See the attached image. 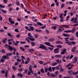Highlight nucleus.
<instances>
[{"instance_id":"nucleus-1","label":"nucleus","mask_w":78,"mask_h":78,"mask_svg":"<svg viewBox=\"0 0 78 78\" xmlns=\"http://www.w3.org/2000/svg\"><path fill=\"white\" fill-rule=\"evenodd\" d=\"M40 45H41L39 47V48H42L44 50H47V47H46L45 46H44V44H41Z\"/></svg>"},{"instance_id":"nucleus-2","label":"nucleus","mask_w":78,"mask_h":78,"mask_svg":"<svg viewBox=\"0 0 78 78\" xmlns=\"http://www.w3.org/2000/svg\"><path fill=\"white\" fill-rule=\"evenodd\" d=\"M73 63H75V62H77V60H78V57L75 56L73 58Z\"/></svg>"},{"instance_id":"nucleus-3","label":"nucleus","mask_w":78,"mask_h":78,"mask_svg":"<svg viewBox=\"0 0 78 78\" xmlns=\"http://www.w3.org/2000/svg\"><path fill=\"white\" fill-rule=\"evenodd\" d=\"M66 51H67V49L66 48H63V51L61 53V55H64L66 53Z\"/></svg>"},{"instance_id":"nucleus-4","label":"nucleus","mask_w":78,"mask_h":78,"mask_svg":"<svg viewBox=\"0 0 78 78\" xmlns=\"http://www.w3.org/2000/svg\"><path fill=\"white\" fill-rule=\"evenodd\" d=\"M59 49L58 48H57L56 49H55L54 50V53H58L59 52V51L58 50Z\"/></svg>"},{"instance_id":"nucleus-5","label":"nucleus","mask_w":78,"mask_h":78,"mask_svg":"<svg viewBox=\"0 0 78 78\" xmlns=\"http://www.w3.org/2000/svg\"><path fill=\"white\" fill-rule=\"evenodd\" d=\"M76 47L74 46L71 49V51L72 52H75L76 51Z\"/></svg>"},{"instance_id":"nucleus-6","label":"nucleus","mask_w":78,"mask_h":78,"mask_svg":"<svg viewBox=\"0 0 78 78\" xmlns=\"http://www.w3.org/2000/svg\"><path fill=\"white\" fill-rule=\"evenodd\" d=\"M19 43V41H17L15 43H13V44L15 46H17V45H18Z\"/></svg>"},{"instance_id":"nucleus-7","label":"nucleus","mask_w":78,"mask_h":78,"mask_svg":"<svg viewBox=\"0 0 78 78\" xmlns=\"http://www.w3.org/2000/svg\"><path fill=\"white\" fill-rule=\"evenodd\" d=\"M8 55H7L6 56L5 55H3V56H2V58L4 59H5L6 58L7 59H9V58H8Z\"/></svg>"},{"instance_id":"nucleus-8","label":"nucleus","mask_w":78,"mask_h":78,"mask_svg":"<svg viewBox=\"0 0 78 78\" xmlns=\"http://www.w3.org/2000/svg\"><path fill=\"white\" fill-rule=\"evenodd\" d=\"M27 38L30 39L31 41H35V39L34 38H31L29 37H27Z\"/></svg>"},{"instance_id":"nucleus-9","label":"nucleus","mask_w":78,"mask_h":78,"mask_svg":"<svg viewBox=\"0 0 78 78\" xmlns=\"http://www.w3.org/2000/svg\"><path fill=\"white\" fill-rule=\"evenodd\" d=\"M62 35L64 36H65V37H70V36L69 34H63Z\"/></svg>"},{"instance_id":"nucleus-10","label":"nucleus","mask_w":78,"mask_h":78,"mask_svg":"<svg viewBox=\"0 0 78 78\" xmlns=\"http://www.w3.org/2000/svg\"><path fill=\"white\" fill-rule=\"evenodd\" d=\"M17 76H18L19 77H23V75L22 73H18L17 74Z\"/></svg>"},{"instance_id":"nucleus-11","label":"nucleus","mask_w":78,"mask_h":78,"mask_svg":"<svg viewBox=\"0 0 78 78\" xmlns=\"http://www.w3.org/2000/svg\"><path fill=\"white\" fill-rule=\"evenodd\" d=\"M28 50L30 53H32L33 52H34V49H28Z\"/></svg>"},{"instance_id":"nucleus-12","label":"nucleus","mask_w":78,"mask_h":78,"mask_svg":"<svg viewBox=\"0 0 78 78\" xmlns=\"http://www.w3.org/2000/svg\"><path fill=\"white\" fill-rule=\"evenodd\" d=\"M55 58H61L62 55H56L55 56Z\"/></svg>"},{"instance_id":"nucleus-13","label":"nucleus","mask_w":78,"mask_h":78,"mask_svg":"<svg viewBox=\"0 0 78 78\" xmlns=\"http://www.w3.org/2000/svg\"><path fill=\"white\" fill-rule=\"evenodd\" d=\"M78 74V71H76V72H73L72 73V74L73 75H77Z\"/></svg>"},{"instance_id":"nucleus-14","label":"nucleus","mask_w":78,"mask_h":78,"mask_svg":"<svg viewBox=\"0 0 78 78\" xmlns=\"http://www.w3.org/2000/svg\"><path fill=\"white\" fill-rule=\"evenodd\" d=\"M30 44H31L32 47H34V46L36 45V44H35L34 42H31Z\"/></svg>"},{"instance_id":"nucleus-15","label":"nucleus","mask_w":78,"mask_h":78,"mask_svg":"<svg viewBox=\"0 0 78 78\" xmlns=\"http://www.w3.org/2000/svg\"><path fill=\"white\" fill-rule=\"evenodd\" d=\"M55 2L56 3L57 6H59V2L58 1V0H55Z\"/></svg>"},{"instance_id":"nucleus-16","label":"nucleus","mask_w":78,"mask_h":78,"mask_svg":"<svg viewBox=\"0 0 78 78\" xmlns=\"http://www.w3.org/2000/svg\"><path fill=\"white\" fill-rule=\"evenodd\" d=\"M30 28L32 31H34V28L33 26H30Z\"/></svg>"},{"instance_id":"nucleus-17","label":"nucleus","mask_w":78,"mask_h":78,"mask_svg":"<svg viewBox=\"0 0 78 78\" xmlns=\"http://www.w3.org/2000/svg\"><path fill=\"white\" fill-rule=\"evenodd\" d=\"M45 45H48V46H49V47L50 46V43L49 42H46L45 43Z\"/></svg>"},{"instance_id":"nucleus-18","label":"nucleus","mask_w":78,"mask_h":78,"mask_svg":"<svg viewBox=\"0 0 78 78\" xmlns=\"http://www.w3.org/2000/svg\"><path fill=\"white\" fill-rule=\"evenodd\" d=\"M66 43L67 44H68L69 45H72V44H71V42H70L66 41Z\"/></svg>"},{"instance_id":"nucleus-19","label":"nucleus","mask_w":78,"mask_h":78,"mask_svg":"<svg viewBox=\"0 0 78 78\" xmlns=\"http://www.w3.org/2000/svg\"><path fill=\"white\" fill-rule=\"evenodd\" d=\"M29 71H33V69H32V66L30 65V67L29 68Z\"/></svg>"},{"instance_id":"nucleus-20","label":"nucleus","mask_w":78,"mask_h":78,"mask_svg":"<svg viewBox=\"0 0 78 78\" xmlns=\"http://www.w3.org/2000/svg\"><path fill=\"white\" fill-rule=\"evenodd\" d=\"M63 27L64 28H69L70 27H69V26L68 25H63Z\"/></svg>"},{"instance_id":"nucleus-21","label":"nucleus","mask_w":78,"mask_h":78,"mask_svg":"<svg viewBox=\"0 0 78 78\" xmlns=\"http://www.w3.org/2000/svg\"><path fill=\"white\" fill-rule=\"evenodd\" d=\"M20 50H22V51H25V50L24 48H23V47H20Z\"/></svg>"},{"instance_id":"nucleus-22","label":"nucleus","mask_w":78,"mask_h":78,"mask_svg":"<svg viewBox=\"0 0 78 78\" xmlns=\"http://www.w3.org/2000/svg\"><path fill=\"white\" fill-rule=\"evenodd\" d=\"M57 64H58V63L56 62H54V63H52V66H55L56 65H57Z\"/></svg>"},{"instance_id":"nucleus-23","label":"nucleus","mask_w":78,"mask_h":78,"mask_svg":"<svg viewBox=\"0 0 78 78\" xmlns=\"http://www.w3.org/2000/svg\"><path fill=\"white\" fill-rule=\"evenodd\" d=\"M28 36L29 37H33V36L31 35V33H29L28 34Z\"/></svg>"},{"instance_id":"nucleus-24","label":"nucleus","mask_w":78,"mask_h":78,"mask_svg":"<svg viewBox=\"0 0 78 78\" xmlns=\"http://www.w3.org/2000/svg\"><path fill=\"white\" fill-rule=\"evenodd\" d=\"M40 70L41 72L42 73H44V72H45L43 68H41Z\"/></svg>"},{"instance_id":"nucleus-25","label":"nucleus","mask_w":78,"mask_h":78,"mask_svg":"<svg viewBox=\"0 0 78 78\" xmlns=\"http://www.w3.org/2000/svg\"><path fill=\"white\" fill-rule=\"evenodd\" d=\"M64 69L62 68L61 67L60 69V72H63V71H64Z\"/></svg>"},{"instance_id":"nucleus-26","label":"nucleus","mask_w":78,"mask_h":78,"mask_svg":"<svg viewBox=\"0 0 78 78\" xmlns=\"http://www.w3.org/2000/svg\"><path fill=\"white\" fill-rule=\"evenodd\" d=\"M7 40L6 38H4L3 40L2 41V42L4 43V44H5L6 43V41Z\"/></svg>"},{"instance_id":"nucleus-27","label":"nucleus","mask_w":78,"mask_h":78,"mask_svg":"<svg viewBox=\"0 0 78 78\" xmlns=\"http://www.w3.org/2000/svg\"><path fill=\"white\" fill-rule=\"evenodd\" d=\"M15 3L16 5L17 6H19V5H20V2H19L18 1H16Z\"/></svg>"},{"instance_id":"nucleus-28","label":"nucleus","mask_w":78,"mask_h":78,"mask_svg":"<svg viewBox=\"0 0 78 78\" xmlns=\"http://www.w3.org/2000/svg\"><path fill=\"white\" fill-rule=\"evenodd\" d=\"M57 37L58 38V39H59L60 40H62V39H63L62 37H60V36H57Z\"/></svg>"},{"instance_id":"nucleus-29","label":"nucleus","mask_w":78,"mask_h":78,"mask_svg":"<svg viewBox=\"0 0 78 78\" xmlns=\"http://www.w3.org/2000/svg\"><path fill=\"white\" fill-rule=\"evenodd\" d=\"M12 53H6V55H7V56L8 57V55L9 56H11V55H12Z\"/></svg>"},{"instance_id":"nucleus-30","label":"nucleus","mask_w":78,"mask_h":78,"mask_svg":"<svg viewBox=\"0 0 78 78\" xmlns=\"http://www.w3.org/2000/svg\"><path fill=\"white\" fill-rule=\"evenodd\" d=\"M55 39H54V38H51L49 39V41H50V42H51V41H53Z\"/></svg>"},{"instance_id":"nucleus-31","label":"nucleus","mask_w":78,"mask_h":78,"mask_svg":"<svg viewBox=\"0 0 78 78\" xmlns=\"http://www.w3.org/2000/svg\"><path fill=\"white\" fill-rule=\"evenodd\" d=\"M44 70H45V72L47 73V72L48 71V68L46 67L44 69Z\"/></svg>"},{"instance_id":"nucleus-32","label":"nucleus","mask_w":78,"mask_h":78,"mask_svg":"<svg viewBox=\"0 0 78 78\" xmlns=\"http://www.w3.org/2000/svg\"><path fill=\"white\" fill-rule=\"evenodd\" d=\"M51 76L52 77H55V75L53 73H51Z\"/></svg>"},{"instance_id":"nucleus-33","label":"nucleus","mask_w":78,"mask_h":78,"mask_svg":"<svg viewBox=\"0 0 78 78\" xmlns=\"http://www.w3.org/2000/svg\"><path fill=\"white\" fill-rule=\"evenodd\" d=\"M65 33H70L71 32V30H66L64 31Z\"/></svg>"},{"instance_id":"nucleus-34","label":"nucleus","mask_w":78,"mask_h":78,"mask_svg":"<svg viewBox=\"0 0 78 78\" xmlns=\"http://www.w3.org/2000/svg\"><path fill=\"white\" fill-rule=\"evenodd\" d=\"M0 61L1 62H5V60H4L3 58H2L1 59Z\"/></svg>"},{"instance_id":"nucleus-35","label":"nucleus","mask_w":78,"mask_h":78,"mask_svg":"<svg viewBox=\"0 0 78 78\" xmlns=\"http://www.w3.org/2000/svg\"><path fill=\"white\" fill-rule=\"evenodd\" d=\"M69 37H66V38H65V41H68V40H69Z\"/></svg>"},{"instance_id":"nucleus-36","label":"nucleus","mask_w":78,"mask_h":78,"mask_svg":"<svg viewBox=\"0 0 78 78\" xmlns=\"http://www.w3.org/2000/svg\"><path fill=\"white\" fill-rule=\"evenodd\" d=\"M7 34L9 36H10V37H12V35L11 34V33H7Z\"/></svg>"},{"instance_id":"nucleus-37","label":"nucleus","mask_w":78,"mask_h":78,"mask_svg":"<svg viewBox=\"0 0 78 78\" xmlns=\"http://www.w3.org/2000/svg\"><path fill=\"white\" fill-rule=\"evenodd\" d=\"M52 28H53V29H54V30H56V28H57V27L56 26H52Z\"/></svg>"},{"instance_id":"nucleus-38","label":"nucleus","mask_w":78,"mask_h":78,"mask_svg":"<svg viewBox=\"0 0 78 78\" xmlns=\"http://www.w3.org/2000/svg\"><path fill=\"white\" fill-rule=\"evenodd\" d=\"M48 69L49 71V72H52V69H51V67H49Z\"/></svg>"},{"instance_id":"nucleus-39","label":"nucleus","mask_w":78,"mask_h":78,"mask_svg":"<svg viewBox=\"0 0 78 78\" xmlns=\"http://www.w3.org/2000/svg\"><path fill=\"white\" fill-rule=\"evenodd\" d=\"M26 60H27V61H28V62H30V58L29 57L27 58Z\"/></svg>"},{"instance_id":"nucleus-40","label":"nucleus","mask_w":78,"mask_h":78,"mask_svg":"<svg viewBox=\"0 0 78 78\" xmlns=\"http://www.w3.org/2000/svg\"><path fill=\"white\" fill-rule=\"evenodd\" d=\"M9 50H11V51H12V47H11V46H9Z\"/></svg>"},{"instance_id":"nucleus-41","label":"nucleus","mask_w":78,"mask_h":78,"mask_svg":"<svg viewBox=\"0 0 78 78\" xmlns=\"http://www.w3.org/2000/svg\"><path fill=\"white\" fill-rule=\"evenodd\" d=\"M37 23L39 25H40L41 26H43V25L40 22H37Z\"/></svg>"},{"instance_id":"nucleus-42","label":"nucleus","mask_w":78,"mask_h":78,"mask_svg":"<svg viewBox=\"0 0 78 78\" xmlns=\"http://www.w3.org/2000/svg\"><path fill=\"white\" fill-rule=\"evenodd\" d=\"M76 20H77V19L76 18H75L73 21V23H77Z\"/></svg>"},{"instance_id":"nucleus-43","label":"nucleus","mask_w":78,"mask_h":78,"mask_svg":"<svg viewBox=\"0 0 78 78\" xmlns=\"http://www.w3.org/2000/svg\"><path fill=\"white\" fill-rule=\"evenodd\" d=\"M12 69L14 70H16V68L14 66H12Z\"/></svg>"},{"instance_id":"nucleus-44","label":"nucleus","mask_w":78,"mask_h":78,"mask_svg":"<svg viewBox=\"0 0 78 78\" xmlns=\"http://www.w3.org/2000/svg\"><path fill=\"white\" fill-rule=\"evenodd\" d=\"M71 44H73V45H75L76 44V43L74 41H72L71 42Z\"/></svg>"},{"instance_id":"nucleus-45","label":"nucleus","mask_w":78,"mask_h":78,"mask_svg":"<svg viewBox=\"0 0 78 78\" xmlns=\"http://www.w3.org/2000/svg\"><path fill=\"white\" fill-rule=\"evenodd\" d=\"M22 62H21V64H25V61L23 59H21Z\"/></svg>"},{"instance_id":"nucleus-46","label":"nucleus","mask_w":78,"mask_h":78,"mask_svg":"<svg viewBox=\"0 0 78 78\" xmlns=\"http://www.w3.org/2000/svg\"><path fill=\"white\" fill-rule=\"evenodd\" d=\"M57 47L58 48H62V45H57Z\"/></svg>"},{"instance_id":"nucleus-47","label":"nucleus","mask_w":78,"mask_h":78,"mask_svg":"<svg viewBox=\"0 0 78 78\" xmlns=\"http://www.w3.org/2000/svg\"><path fill=\"white\" fill-rule=\"evenodd\" d=\"M64 5V4H62L61 6V8H63L64 7V5Z\"/></svg>"},{"instance_id":"nucleus-48","label":"nucleus","mask_w":78,"mask_h":78,"mask_svg":"<svg viewBox=\"0 0 78 78\" xmlns=\"http://www.w3.org/2000/svg\"><path fill=\"white\" fill-rule=\"evenodd\" d=\"M20 35L19 34H17L16 36V37H17V38H19V37H20Z\"/></svg>"},{"instance_id":"nucleus-49","label":"nucleus","mask_w":78,"mask_h":78,"mask_svg":"<svg viewBox=\"0 0 78 78\" xmlns=\"http://www.w3.org/2000/svg\"><path fill=\"white\" fill-rule=\"evenodd\" d=\"M1 52L2 53H5V50H4V49L2 50H1Z\"/></svg>"},{"instance_id":"nucleus-50","label":"nucleus","mask_w":78,"mask_h":78,"mask_svg":"<svg viewBox=\"0 0 78 78\" xmlns=\"http://www.w3.org/2000/svg\"><path fill=\"white\" fill-rule=\"evenodd\" d=\"M0 7L1 8H5V6L2 5L1 4H0Z\"/></svg>"},{"instance_id":"nucleus-51","label":"nucleus","mask_w":78,"mask_h":78,"mask_svg":"<svg viewBox=\"0 0 78 78\" xmlns=\"http://www.w3.org/2000/svg\"><path fill=\"white\" fill-rule=\"evenodd\" d=\"M14 30L15 32H17L18 33H19V30H18V29L16 28Z\"/></svg>"},{"instance_id":"nucleus-52","label":"nucleus","mask_w":78,"mask_h":78,"mask_svg":"<svg viewBox=\"0 0 78 78\" xmlns=\"http://www.w3.org/2000/svg\"><path fill=\"white\" fill-rule=\"evenodd\" d=\"M18 70L20 72H22L23 71V69H22V68H20V69H18Z\"/></svg>"},{"instance_id":"nucleus-53","label":"nucleus","mask_w":78,"mask_h":78,"mask_svg":"<svg viewBox=\"0 0 78 78\" xmlns=\"http://www.w3.org/2000/svg\"><path fill=\"white\" fill-rule=\"evenodd\" d=\"M48 49L50 50H53V48H51L50 47H49L48 48Z\"/></svg>"},{"instance_id":"nucleus-54","label":"nucleus","mask_w":78,"mask_h":78,"mask_svg":"<svg viewBox=\"0 0 78 78\" xmlns=\"http://www.w3.org/2000/svg\"><path fill=\"white\" fill-rule=\"evenodd\" d=\"M76 30V27H73V28L72 31H73V32H74V31H75Z\"/></svg>"},{"instance_id":"nucleus-55","label":"nucleus","mask_w":78,"mask_h":78,"mask_svg":"<svg viewBox=\"0 0 78 78\" xmlns=\"http://www.w3.org/2000/svg\"><path fill=\"white\" fill-rule=\"evenodd\" d=\"M2 11L3 13H6V11L4 10H2Z\"/></svg>"},{"instance_id":"nucleus-56","label":"nucleus","mask_w":78,"mask_h":78,"mask_svg":"<svg viewBox=\"0 0 78 78\" xmlns=\"http://www.w3.org/2000/svg\"><path fill=\"white\" fill-rule=\"evenodd\" d=\"M39 63L40 64H42L44 62H43V61H39Z\"/></svg>"},{"instance_id":"nucleus-57","label":"nucleus","mask_w":78,"mask_h":78,"mask_svg":"<svg viewBox=\"0 0 78 78\" xmlns=\"http://www.w3.org/2000/svg\"><path fill=\"white\" fill-rule=\"evenodd\" d=\"M26 40L28 42H29V43H30V41L27 38L26 39Z\"/></svg>"},{"instance_id":"nucleus-58","label":"nucleus","mask_w":78,"mask_h":78,"mask_svg":"<svg viewBox=\"0 0 78 78\" xmlns=\"http://www.w3.org/2000/svg\"><path fill=\"white\" fill-rule=\"evenodd\" d=\"M9 45H8V44H6L5 45V47H6L7 48H9Z\"/></svg>"},{"instance_id":"nucleus-59","label":"nucleus","mask_w":78,"mask_h":78,"mask_svg":"<svg viewBox=\"0 0 78 78\" xmlns=\"http://www.w3.org/2000/svg\"><path fill=\"white\" fill-rule=\"evenodd\" d=\"M1 72L2 73H3V74H4L5 73V70H2L1 71Z\"/></svg>"},{"instance_id":"nucleus-60","label":"nucleus","mask_w":78,"mask_h":78,"mask_svg":"<svg viewBox=\"0 0 78 78\" xmlns=\"http://www.w3.org/2000/svg\"><path fill=\"white\" fill-rule=\"evenodd\" d=\"M25 43H26V42H25V41H24V42H22V41H21L20 42V44H25Z\"/></svg>"},{"instance_id":"nucleus-61","label":"nucleus","mask_w":78,"mask_h":78,"mask_svg":"<svg viewBox=\"0 0 78 78\" xmlns=\"http://www.w3.org/2000/svg\"><path fill=\"white\" fill-rule=\"evenodd\" d=\"M16 61H18V62H20L21 61V60L19 58L16 59Z\"/></svg>"},{"instance_id":"nucleus-62","label":"nucleus","mask_w":78,"mask_h":78,"mask_svg":"<svg viewBox=\"0 0 78 78\" xmlns=\"http://www.w3.org/2000/svg\"><path fill=\"white\" fill-rule=\"evenodd\" d=\"M73 55H71L69 58V59H71L73 58Z\"/></svg>"},{"instance_id":"nucleus-63","label":"nucleus","mask_w":78,"mask_h":78,"mask_svg":"<svg viewBox=\"0 0 78 78\" xmlns=\"http://www.w3.org/2000/svg\"><path fill=\"white\" fill-rule=\"evenodd\" d=\"M34 27H37V24L36 23L33 24Z\"/></svg>"},{"instance_id":"nucleus-64","label":"nucleus","mask_w":78,"mask_h":78,"mask_svg":"<svg viewBox=\"0 0 78 78\" xmlns=\"http://www.w3.org/2000/svg\"><path fill=\"white\" fill-rule=\"evenodd\" d=\"M76 37H78V31L76 33Z\"/></svg>"}]
</instances>
